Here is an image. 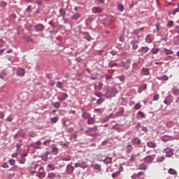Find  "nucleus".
Listing matches in <instances>:
<instances>
[{"mask_svg":"<svg viewBox=\"0 0 179 179\" xmlns=\"http://www.w3.org/2000/svg\"><path fill=\"white\" fill-rule=\"evenodd\" d=\"M92 12V13H101V12H103V8L101 7H93Z\"/></svg>","mask_w":179,"mask_h":179,"instance_id":"obj_1","label":"nucleus"},{"mask_svg":"<svg viewBox=\"0 0 179 179\" xmlns=\"http://www.w3.org/2000/svg\"><path fill=\"white\" fill-rule=\"evenodd\" d=\"M103 86H104L103 83L99 82L98 83V84L94 85V90H97V92H100V90L103 89Z\"/></svg>","mask_w":179,"mask_h":179,"instance_id":"obj_2","label":"nucleus"},{"mask_svg":"<svg viewBox=\"0 0 179 179\" xmlns=\"http://www.w3.org/2000/svg\"><path fill=\"white\" fill-rule=\"evenodd\" d=\"M74 171H75V168L72 166V165L68 164L66 166V171L67 173H69V174H72V173H73Z\"/></svg>","mask_w":179,"mask_h":179,"instance_id":"obj_3","label":"nucleus"},{"mask_svg":"<svg viewBox=\"0 0 179 179\" xmlns=\"http://www.w3.org/2000/svg\"><path fill=\"white\" fill-rule=\"evenodd\" d=\"M36 31H43L44 30V25L39 24L34 27Z\"/></svg>","mask_w":179,"mask_h":179,"instance_id":"obj_4","label":"nucleus"},{"mask_svg":"<svg viewBox=\"0 0 179 179\" xmlns=\"http://www.w3.org/2000/svg\"><path fill=\"white\" fill-rule=\"evenodd\" d=\"M144 160L147 162V163H152V162H153V157L152 155H149L145 157Z\"/></svg>","mask_w":179,"mask_h":179,"instance_id":"obj_5","label":"nucleus"},{"mask_svg":"<svg viewBox=\"0 0 179 179\" xmlns=\"http://www.w3.org/2000/svg\"><path fill=\"white\" fill-rule=\"evenodd\" d=\"M132 143H135V145H141L142 141H141V139H139L138 137H136L133 139Z\"/></svg>","mask_w":179,"mask_h":179,"instance_id":"obj_6","label":"nucleus"},{"mask_svg":"<svg viewBox=\"0 0 179 179\" xmlns=\"http://www.w3.org/2000/svg\"><path fill=\"white\" fill-rule=\"evenodd\" d=\"M96 131H97V126L88 128V129L85 132L86 134H87L89 132H96Z\"/></svg>","mask_w":179,"mask_h":179,"instance_id":"obj_7","label":"nucleus"},{"mask_svg":"<svg viewBox=\"0 0 179 179\" xmlns=\"http://www.w3.org/2000/svg\"><path fill=\"white\" fill-rule=\"evenodd\" d=\"M96 122V120H94V117H89L87 120V124L88 125H93Z\"/></svg>","mask_w":179,"mask_h":179,"instance_id":"obj_8","label":"nucleus"},{"mask_svg":"<svg viewBox=\"0 0 179 179\" xmlns=\"http://www.w3.org/2000/svg\"><path fill=\"white\" fill-rule=\"evenodd\" d=\"M129 62H131V59H128L127 60H126V62H122L119 64V66H120V67L125 66L126 65H128V64H129Z\"/></svg>","mask_w":179,"mask_h":179,"instance_id":"obj_9","label":"nucleus"},{"mask_svg":"<svg viewBox=\"0 0 179 179\" xmlns=\"http://www.w3.org/2000/svg\"><path fill=\"white\" fill-rule=\"evenodd\" d=\"M132 150H134V147H132V145L129 144L127 146V150H126L127 153H131V152H132Z\"/></svg>","mask_w":179,"mask_h":179,"instance_id":"obj_10","label":"nucleus"},{"mask_svg":"<svg viewBox=\"0 0 179 179\" xmlns=\"http://www.w3.org/2000/svg\"><path fill=\"white\" fill-rule=\"evenodd\" d=\"M141 73H142V75H144V76L149 75V69L143 68L141 69Z\"/></svg>","mask_w":179,"mask_h":179,"instance_id":"obj_11","label":"nucleus"},{"mask_svg":"<svg viewBox=\"0 0 179 179\" xmlns=\"http://www.w3.org/2000/svg\"><path fill=\"white\" fill-rule=\"evenodd\" d=\"M80 16V14L76 13L71 17V20H78V19H79Z\"/></svg>","mask_w":179,"mask_h":179,"instance_id":"obj_12","label":"nucleus"},{"mask_svg":"<svg viewBox=\"0 0 179 179\" xmlns=\"http://www.w3.org/2000/svg\"><path fill=\"white\" fill-rule=\"evenodd\" d=\"M17 73L18 76H23L24 75V69H19Z\"/></svg>","mask_w":179,"mask_h":179,"instance_id":"obj_13","label":"nucleus"},{"mask_svg":"<svg viewBox=\"0 0 179 179\" xmlns=\"http://www.w3.org/2000/svg\"><path fill=\"white\" fill-rule=\"evenodd\" d=\"M146 89H148V85L146 84L141 85L139 88V93H142V92H143V90H146Z\"/></svg>","mask_w":179,"mask_h":179,"instance_id":"obj_14","label":"nucleus"},{"mask_svg":"<svg viewBox=\"0 0 179 179\" xmlns=\"http://www.w3.org/2000/svg\"><path fill=\"white\" fill-rule=\"evenodd\" d=\"M159 80H164V82H166V80H169V77L166 75H164L161 77L158 78Z\"/></svg>","mask_w":179,"mask_h":179,"instance_id":"obj_15","label":"nucleus"},{"mask_svg":"<svg viewBox=\"0 0 179 179\" xmlns=\"http://www.w3.org/2000/svg\"><path fill=\"white\" fill-rule=\"evenodd\" d=\"M145 43L148 44H150L152 43V38H150V35H147L145 36Z\"/></svg>","mask_w":179,"mask_h":179,"instance_id":"obj_16","label":"nucleus"},{"mask_svg":"<svg viewBox=\"0 0 179 179\" xmlns=\"http://www.w3.org/2000/svg\"><path fill=\"white\" fill-rule=\"evenodd\" d=\"M131 45L133 50H138V48L139 47L138 44L135 42V41H131Z\"/></svg>","mask_w":179,"mask_h":179,"instance_id":"obj_17","label":"nucleus"},{"mask_svg":"<svg viewBox=\"0 0 179 179\" xmlns=\"http://www.w3.org/2000/svg\"><path fill=\"white\" fill-rule=\"evenodd\" d=\"M147 146L148 148H152L153 149H155V148H156V143L148 142L147 143Z\"/></svg>","mask_w":179,"mask_h":179,"instance_id":"obj_18","label":"nucleus"},{"mask_svg":"<svg viewBox=\"0 0 179 179\" xmlns=\"http://www.w3.org/2000/svg\"><path fill=\"white\" fill-rule=\"evenodd\" d=\"M111 162H112V159L110 157H107L103 160V163H105L106 164H110Z\"/></svg>","mask_w":179,"mask_h":179,"instance_id":"obj_19","label":"nucleus"},{"mask_svg":"<svg viewBox=\"0 0 179 179\" xmlns=\"http://www.w3.org/2000/svg\"><path fill=\"white\" fill-rule=\"evenodd\" d=\"M168 173L169 174H171L172 176H176V174H177V171H176V170L173 169H170L169 171H168Z\"/></svg>","mask_w":179,"mask_h":179,"instance_id":"obj_20","label":"nucleus"},{"mask_svg":"<svg viewBox=\"0 0 179 179\" xmlns=\"http://www.w3.org/2000/svg\"><path fill=\"white\" fill-rule=\"evenodd\" d=\"M55 177H57V175H55V173H50L48 175V178H50V179L55 178Z\"/></svg>","mask_w":179,"mask_h":179,"instance_id":"obj_21","label":"nucleus"},{"mask_svg":"<svg viewBox=\"0 0 179 179\" xmlns=\"http://www.w3.org/2000/svg\"><path fill=\"white\" fill-rule=\"evenodd\" d=\"M38 178H44L45 177V172H39L38 174Z\"/></svg>","mask_w":179,"mask_h":179,"instance_id":"obj_22","label":"nucleus"},{"mask_svg":"<svg viewBox=\"0 0 179 179\" xmlns=\"http://www.w3.org/2000/svg\"><path fill=\"white\" fill-rule=\"evenodd\" d=\"M58 152H59V150H58V148H53L52 150V155H58Z\"/></svg>","mask_w":179,"mask_h":179,"instance_id":"obj_23","label":"nucleus"},{"mask_svg":"<svg viewBox=\"0 0 179 179\" xmlns=\"http://www.w3.org/2000/svg\"><path fill=\"white\" fill-rule=\"evenodd\" d=\"M41 145V141H37L34 145V149H38V147Z\"/></svg>","mask_w":179,"mask_h":179,"instance_id":"obj_24","label":"nucleus"},{"mask_svg":"<svg viewBox=\"0 0 179 179\" xmlns=\"http://www.w3.org/2000/svg\"><path fill=\"white\" fill-rule=\"evenodd\" d=\"M164 50H166L165 54H166V55H169L170 54H173V52L171 50H169L167 48H164Z\"/></svg>","mask_w":179,"mask_h":179,"instance_id":"obj_25","label":"nucleus"},{"mask_svg":"<svg viewBox=\"0 0 179 179\" xmlns=\"http://www.w3.org/2000/svg\"><path fill=\"white\" fill-rule=\"evenodd\" d=\"M179 13V7L173 10V11L172 12V15H173V16H176V15H177V13Z\"/></svg>","mask_w":179,"mask_h":179,"instance_id":"obj_26","label":"nucleus"},{"mask_svg":"<svg viewBox=\"0 0 179 179\" xmlns=\"http://www.w3.org/2000/svg\"><path fill=\"white\" fill-rule=\"evenodd\" d=\"M117 8L120 12H124V6L122 4H119Z\"/></svg>","mask_w":179,"mask_h":179,"instance_id":"obj_27","label":"nucleus"},{"mask_svg":"<svg viewBox=\"0 0 179 179\" xmlns=\"http://www.w3.org/2000/svg\"><path fill=\"white\" fill-rule=\"evenodd\" d=\"M6 5H8V3L6 2V1H1L0 2L1 8H5V6H6Z\"/></svg>","mask_w":179,"mask_h":179,"instance_id":"obj_28","label":"nucleus"},{"mask_svg":"<svg viewBox=\"0 0 179 179\" xmlns=\"http://www.w3.org/2000/svg\"><path fill=\"white\" fill-rule=\"evenodd\" d=\"M59 13L62 16H65L66 15V13H65V10H64L62 8L59 9Z\"/></svg>","mask_w":179,"mask_h":179,"instance_id":"obj_29","label":"nucleus"},{"mask_svg":"<svg viewBox=\"0 0 179 179\" xmlns=\"http://www.w3.org/2000/svg\"><path fill=\"white\" fill-rule=\"evenodd\" d=\"M173 156V151L169 150L166 152V157H171Z\"/></svg>","mask_w":179,"mask_h":179,"instance_id":"obj_30","label":"nucleus"},{"mask_svg":"<svg viewBox=\"0 0 179 179\" xmlns=\"http://www.w3.org/2000/svg\"><path fill=\"white\" fill-rule=\"evenodd\" d=\"M120 174H121V173L120 171H117L116 173L112 174V177L113 178H115V177H118Z\"/></svg>","mask_w":179,"mask_h":179,"instance_id":"obj_31","label":"nucleus"},{"mask_svg":"<svg viewBox=\"0 0 179 179\" xmlns=\"http://www.w3.org/2000/svg\"><path fill=\"white\" fill-rule=\"evenodd\" d=\"M53 106L55 108H59V107L61 106V103L55 102Z\"/></svg>","mask_w":179,"mask_h":179,"instance_id":"obj_32","label":"nucleus"},{"mask_svg":"<svg viewBox=\"0 0 179 179\" xmlns=\"http://www.w3.org/2000/svg\"><path fill=\"white\" fill-rule=\"evenodd\" d=\"M168 27H173L174 26V22L173 21H169L167 23Z\"/></svg>","mask_w":179,"mask_h":179,"instance_id":"obj_33","label":"nucleus"},{"mask_svg":"<svg viewBox=\"0 0 179 179\" xmlns=\"http://www.w3.org/2000/svg\"><path fill=\"white\" fill-rule=\"evenodd\" d=\"M151 52L152 54H157L159 52V48H153L151 50Z\"/></svg>","mask_w":179,"mask_h":179,"instance_id":"obj_34","label":"nucleus"},{"mask_svg":"<svg viewBox=\"0 0 179 179\" xmlns=\"http://www.w3.org/2000/svg\"><path fill=\"white\" fill-rule=\"evenodd\" d=\"M94 113H99V114H101V113H103V109L101 108L94 109Z\"/></svg>","mask_w":179,"mask_h":179,"instance_id":"obj_35","label":"nucleus"},{"mask_svg":"<svg viewBox=\"0 0 179 179\" xmlns=\"http://www.w3.org/2000/svg\"><path fill=\"white\" fill-rule=\"evenodd\" d=\"M141 50L143 51H144V52H148V51H149V50H150V48H149L148 47H141Z\"/></svg>","mask_w":179,"mask_h":179,"instance_id":"obj_36","label":"nucleus"},{"mask_svg":"<svg viewBox=\"0 0 179 179\" xmlns=\"http://www.w3.org/2000/svg\"><path fill=\"white\" fill-rule=\"evenodd\" d=\"M56 87H58V89H62V83L58 82L56 85Z\"/></svg>","mask_w":179,"mask_h":179,"instance_id":"obj_37","label":"nucleus"},{"mask_svg":"<svg viewBox=\"0 0 179 179\" xmlns=\"http://www.w3.org/2000/svg\"><path fill=\"white\" fill-rule=\"evenodd\" d=\"M50 143H51V140H47V141L43 142V145L45 146H48V145H50Z\"/></svg>","mask_w":179,"mask_h":179,"instance_id":"obj_38","label":"nucleus"},{"mask_svg":"<svg viewBox=\"0 0 179 179\" xmlns=\"http://www.w3.org/2000/svg\"><path fill=\"white\" fill-rule=\"evenodd\" d=\"M141 107H142V106L141 105V103H136L135 106H134V108L135 110H139V108H141Z\"/></svg>","mask_w":179,"mask_h":179,"instance_id":"obj_39","label":"nucleus"},{"mask_svg":"<svg viewBox=\"0 0 179 179\" xmlns=\"http://www.w3.org/2000/svg\"><path fill=\"white\" fill-rule=\"evenodd\" d=\"M93 167L95 170H100V169L101 168V166L99 164L93 165Z\"/></svg>","mask_w":179,"mask_h":179,"instance_id":"obj_40","label":"nucleus"},{"mask_svg":"<svg viewBox=\"0 0 179 179\" xmlns=\"http://www.w3.org/2000/svg\"><path fill=\"white\" fill-rule=\"evenodd\" d=\"M63 162H71V157H66L62 159Z\"/></svg>","mask_w":179,"mask_h":179,"instance_id":"obj_41","label":"nucleus"},{"mask_svg":"<svg viewBox=\"0 0 179 179\" xmlns=\"http://www.w3.org/2000/svg\"><path fill=\"white\" fill-rule=\"evenodd\" d=\"M104 101V99L100 98L96 101L97 104H101Z\"/></svg>","mask_w":179,"mask_h":179,"instance_id":"obj_42","label":"nucleus"},{"mask_svg":"<svg viewBox=\"0 0 179 179\" xmlns=\"http://www.w3.org/2000/svg\"><path fill=\"white\" fill-rule=\"evenodd\" d=\"M57 121H58L57 117H55L51 119V122H53V124H55V122H57Z\"/></svg>","mask_w":179,"mask_h":179,"instance_id":"obj_43","label":"nucleus"},{"mask_svg":"<svg viewBox=\"0 0 179 179\" xmlns=\"http://www.w3.org/2000/svg\"><path fill=\"white\" fill-rule=\"evenodd\" d=\"M155 27H156L157 31H159V30H160V29H159V27H160V22H156V23H155Z\"/></svg>","mask_w":179,"mask_h":179,"instance_id":"obj_44","label":"nucleus"},{"mask_svg":"<svg viewBox=\"0 0 179 179\" xmlns=\"http://www.w3.org/2000/svg\"><path fill=\"white\" fill-rule=\"evenodd\" d=\"M48 169H51L52 171H54V170H55V167H54V166H52V164H50L48 165Z\"/></svg>","mask_w":179,"mask_h":179,"instance_id":"obj_45","label":"nucleus"},{"mask_svg":"<svg viewBox=\"0 0 179 179\" xmlns=\"http://www.w3.org/2000/svg\"><path fill=\"white\" fill-rule=\"evenodd\" d=\"M138 114L141 116V118H145V113H143L142 111H139Z\"/></svg>","mask_w":179,"mask_h":179,"instance_id":"obj_46","label":"nucleus"},{"mask_svg":"<svg viewBox=\"0 0 179 179\" xmlns=\"http://www.w3.org/2000/svg\"><path fill=\"white\" fill-rule=\"evenodd\" d=\"M8 162L10 166H15V159H10Z\"/></svg>","mask_w":179,"mask_h":179,"instance_id":"obj_47","label":"nucleus"},{"mask_svg":"<svg viewBox=\"0 0 179 179\" xmlns=\"http://www.w3.org/2000/svg\"><path fill=\"white\" fill-rule=\"evenodd\" d=\"M159 97H160L159 95L158 94H155V95L154 96L153 100L157 101V100H159Z\"/></svg>","mask_w":179,"mask_h":179,"instance_id":"obj_48","label":"nucleus"},{"mask_svg":"<svg viewBox=\"0 0 179 179\" xmlns=\"http://www.w3.org/2000/svg\"><path fill=\"white\" fill-rule=\"evenodd\" d=\"M24 40L25 41H27V42H29V41H33V39H31V38H29V37H24Z\"/></svg>","mask_w":179,"mask_h":179,"instance_id":"obj_49","label":"nucleus"},{"mask_svg":"<svg viewBox=\"0 0 179 179\" xmlns=\"http://www.w3.org/2000/svg\"><path fill=\"white\" fill-rule=\"evenodd\" d=\"M99 133H95L94 134H90V136H92L93 138H97L99 136Z\"/></svg>","mask_w":179,"mask_h":179,"instance_id":"obj_50","label":"nucleus"},{"mask_svg":"<svg viewBox=\"0 0 179 179\" xmlns=\"http://www.w3.org/2000/svg\"><path fill=\"white\" fill-rule=\"evenodd\" d=\"M95 96H96V97H101V96H103V93L101 92L96 93Z\"/></svg>","mask_w":179,"mask_h":179,"instance_id":"obj_51","label":"nucleus"},{"mask_svg":"<svg viewBox=\"0 0 179 179\" xmlns=\"http://www.w3.org/2000/svg\"><path fill=\"white\" fill-rule=\"evenodd\" d=\"M112 93L117 94V93H118V90H117L115 88H113Z\"/></svg>","mask_w":179,"mask_h":179,"instance_id":"obj_52","label":"nucleus"},{"mask_svg":"<svg viewBox=\"0 0 179 179\" xmlns=\"http://www.w3.org/2000/svg\"><path fill=\"white\" fill-rule=\"evenodd\" d=\"M110 94H111V92H108L105 94L106 97H107V99L111 97V95H110Z\"/></svg>","mask_w":179,"mask_h":179,"instance_id":"obj_53","label":"nucleus"},{"mask_svg":"<svg viewBox=\"0 0 179 179\" xmlns=\"http://www.w3.org/2000/svg\"><path fill=\"white\" fill-rule=\"evenodd\" d=\"M24 163H26V159H20V164H24Z\"/></svg>","mask_w":179,"mask_h":179,"instance_id":"obj_54","label":"nucleus"},{"mask_svg":"<svg viewBox=\"0 0 179 179\" xmlns=\"http://www.w3.org/2000/svg\"><path fill=\"white\" fill-rule=\"evenodd\" d=\"M118 79H120V80L121 82H124V80H125V77H124L123 76H120L118 78Z\"/></svg>","mask_w":179,"mask_h":179,"instance_id":"obj_55","label":"nucleus"},{"mask_svg":"<svg viewBox=\"0 0 179 179\" xmlns=\"http://www.w3.org/2000/svg\"><path fill=\"white\" fill-rule=\"evenodd\" d=\"M2 167L3 169H9V165H8V164L5 163L3 164Z\"/></svg>","mask_w":179,"mask_h":179,"instance_id":"obj_56","label":"nucleus"},{"mask_svg":"<svg viewBox=\"0 0 179 179\" xmlns=\"http://www.w3.org/2000/svg\"><path fill=\"white\" fill-rule=\"evenodd\" d=\"M140 169L141 170H146L148 167L145 165H141Z\"/></svg>","mask_w":179,"mask_h":179,"instance_id":"obj_57","label":"nucleus"},{"mask_svg":"<svg viewBox=\"0 0 179 179\" xmlns=\"http://www.w3.org/2000/svg\"><path fill=\"white\" fill-rule=\"evenodd\" d=\"M57 100H59V101H64V100H65V99L62 96H59V97H57Z\"/></svg>","mask_w":179,"mask_h":179,"instance_id":"obj_58","label":"nucleus"},{"mask_svg":"<svg viewBox=\"0 0 179 179\" xmlns=\"http://www.w3.org/2000/svg\"><path fill=\"white\" fill-rule=\"evenodd\" d=\"M133 34H139V29H136L133 31Z\"/></svg>","mask_w":179,"mask_h":179,"instance_id":"obj_59","label":"nucleus"},{"mask_svg":"<svg viewBox=\"0 0 179 179\" xmlns=\"http://www.w3.org/2000/svg\"><path fill=\"white\" fill-rule=\"evenodd\" d=\"M173 94H176V93H177V94H179V90H173Z\"/></svg>","mask_w":179,"mask_h":179,"instance_id":"obj_60","label":"nucleus"},{"mask_svg":"<svg viewBox=\"0 0 179 179\" xmlns=\"http://www.w3.org/2000/svg\"><path fill=\"white\" fill-rule=\"evenodd\" d=\"M112 76L110 75H106V80H109V79H111Z\"/></svg>","mask_w":179,"mask_h":179,"instance_id":"obj_61","label":"nucleus"},{"mask_svg":"<svg viewBox=\"0 0 179 179\" xmlns=\"http://www.w3.org/2000/svg\"><path fill=\"white\" fill-rule=\"evenodd\" d=\"M27 12H31V6H29L27 8Z\"/></svg>","mask_w":179,"mask_h":179,"instance_id":"obj_62","label":"nucleus"},{"mask_svg":"<svg viewBox=\"0 0 179 179\" xmlns=\"http://www.w3.org/2000/svg\"><path fill=\"white\" fill-rule=\"evenodd\" d=\"M18 134L20 136H22V137L24 136V133H22V131H18Z\"/></svg>","mask_w":179,"mask_h":179,"instance_id":"obj_63","label":"nucleus"},{"mask_svg":"<svg viewBox=\"0 0 179 179\" xmlns=\"http://www.w3.org/2000/svg\"><path fill=\"white\" fill-rule=\"evenodd\" d=\"M166 158H164L163 156L159 158V162H164Z\"/></svg>","mask_w":179,"mask_h":179,"instance_id":"obj_64","label":"nucleus"}]
</instances>
